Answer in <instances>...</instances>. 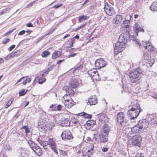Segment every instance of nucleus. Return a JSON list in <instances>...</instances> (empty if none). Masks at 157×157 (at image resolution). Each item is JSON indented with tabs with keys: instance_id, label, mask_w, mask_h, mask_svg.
<instances>
[{
	"instance_id": "obj_61",
	"label": "nucleus",
	"mask_w": 157,
	"mask_h": 157,
	"mask_svg": "<svg viewBox=\"0 0 157 157\" xmlns=\"http://www.w3.org/2000/svg\"><path fill=\"white\" fill-rule=\"evenodd\" d=\"M27 80V79H26L25 81H24L22 83H23V84L24 85H26V84L27 83V82L26 81V80Z\"/></svg>"
},
{
	"instance_id": "obj_16",
	"label": "nucleus",
	"mask_w": 157,
	"mask_h": 157,
	"mask_svg": "<svg viewBox=\"0 0 157 157\" xmlns=\"http://www.w3.org/2000/svg\"><path fill=\"white\" fill-rule=\"evenodd\" d=\"M142 44L145 49H147L148 51H152L154 48L151 43L149 42H143L142 41Z\"/></svg>"
},
{
	"instance_id": "obj_40",
	"label": "nucleus",
	"mask_w": 157,
	"mask_h": 157,
	"mask_svg": "<svg viewBox=\"0 0 157 157\" xmlns=\"http://www.w3.org/2000/svg\"><path fill=\"white\" fill-rule=\"evenodd\" d=\"M15 28H14L12 30H10L9 31L7 32L6 33H5L4 35L3 36H7L9 35L15 29Z\"/></svg>"
},
{
	"instance_id": "obj_34",
	"label": "nucleus",
	"mask_w": 157,
	"mask_h": 157,
	"mask_svg": "<svg viewBox=\"0 0 157 157\" xmlns=\"http://www.w3.org/2000/svg\"><path fill=\"white\" fill-rule=\"evenodd\" d=\"M10 10V8H7L2 11L1 12V14H6L9 12Z\"/></svg>"
},
{
	"instance_id": "obj_30",
	"label": "nucleus",
	"mask_w": 157,
	"mask_h": 157,
	"mask_svg": "<svg viewBox=\"0 0 157 157\" xmlns=\"http://www.w3.org/2000/svg\"><path fill=\"white\" fill-rule=\"evenodd\" d=\"M51 149L55 153L56 155H57L58 152L57 151L56 144H55L54 145L50 146Z\"/></svg>"
},
{
	"instance_id": "obj_22",
	"label": "nucleus",
	"mask_w": 157,
	"mask_h": 157,
	"mask_svg": "<svg viewBox=\"0 0 157 157\" xmlns=\"http://www.w3.org/2000/svg\"><path fill=\"white\" fill-rule=\"evenodd\" d=\"M130 39V41L132 40V41L133 42V43L135 44L138 45L139 46H140L141 45V43L140 42L138 39L135 38L134 35H132L130 36L128 38Z\"/></svg>"
},
{
	"instance_id": "obj_24",
	"label": "nucleus",
	"mask_w": 157,
	"mask_h": 157,
	"mask_svg": "<svg viewBox=\"0 0 157 157\" xmlns=\"http://www.w3.org/2000/svg\"><path fill=\"white\" fill-rule=\"evenodd\" d=\"M97 72V71L96 69H93L89 71L88 72V73L89 75L90 76V77L92 78L96 76V75Z\"/></svg>"
},
{
	"instance_id": "obj_64",
	"label": "nucleus",
	"mask_w": 157,
	"mask_h": 157,
	"mask_svg": "<svg viewBox=\"0 0 157 157\" xmlns=\"http://www.w3.org/2000/svg\"><path fill=\"white\" fill-rule=\"evenodd\" d=\"M33 2H31V3H30L29 5H28L27 7H31L32 6V4Z\"/></svg>"
},
{
	"instance_id": "obj_53",
	"label": "nucleus",
	"mask_w": 157,
	"mask_h": 157,
	"mask_svg": "<svg viewBox=\"0 0 157 157\" xmlns=\"http://www.w3.org/2000/svg\"><path fill=\"white\" fill-rule=\"evenodd\" d=\"M25 31L24 30H23L22 31H21L18 33V35H22L25 33Z\"/></svg>"
},
{
	"instance_id": "obj_21",
	"label": "nucleus",
	"mask_w": 157,
	"mask_h": 157,
	"mask_svg": "<svg viewBox=\"0 0 157 157\" xmlns=\"http://www.w3.org/2000/svg\"><path fill=\"white\" fill-rule=\"evenodd\" d=\"M123 18L122 15H117L113 18V23L115 24L120 23L122 21Z\"/></svg>"
},
{
	"instance_id": "obj_13",
	"label": "nucleus",
	"mask_w": 157,
	"mask_h": 157,
	"mask_svg": "<svg viewBox=\"0 0 157 157\" xmlns=\"http://www.w3.org/2000/svg\"><path fill=\"white\" fill-rule=\"evenodd\" d=\"M138 124L140 129L146 128L149 125L148 121L145 119L139 121Z\"/></svg>"
},
{
	"instance_id": "obj_10",
	"label": "nucleus",
	"mask_w": 157,
	"mask_h": 157,
	"mask_svg": "<svg viewBox=\"0 0 157 157\" xmlns=\"http://www.w3.org/2000/svg\"><path fill=\"white\" fill-rule=\"evenodd\" d=\"M104 9L106 14L109 16H112L115 13V12L113 7L109 6L107 3H105Z\"/></svg>"
},
{
	"instance_id": "obj_20",
	"label": "nucleus",
	"mask_w": 157,
	"mask_h": 157,
	"mask_svg": "<svg viewBox=\"0 0 157 157\" xmlns=\"http://www.w3.org/2000/svg\"><path fill=\"white\" fill-rule=\"evenodd\" d=\"M134 31L135 34L136 35L138 36L139 32H144L143 29L140 27V25L138 23H136L133 27Z\"/></svg>"
},
{
	"instance_id": "obj_1",
	"label": "nucleus",
	"mask_w": 157,
	"mask_h": 157,
	"mask_svg": "<svg viewBox=\"0 0 157 157\" xmlns=\"http://www.w3.org/2000/svg\"><path fill=\"white\" fill-rule=\"evenodd\" d=\"M142 71L140 68L133 70L129 74L131 82L135 83L139 80L142 76Z\"/></svg>"
},
{
	"instance_id": "obj_8",
	"label": "nucleus",
	"mask_w": 157,
	"mask_h": 157,
	"mask_svg": "<svg viewBox=\"0 0 157 157\" xmlns=\"http://www.w3.org/2000/svg\"><path fill=\"white\" fill-rule=\"evenodd\" d=\"M63 140L67 141L73 138V136L71 132L68 130L64 131L61 135Z\"/></svg>"
},
{
	"instance_id": "obj_35",
	"label": "nucleus",
	"mask_w": 157,
	"mask_h": 157,
	"mask_svg": "<svg viewBox=\"0 0 157 157\" xmlns=\"http://www.w3.org/2000/svg\"><path fill=\"white\" fill-rule=\"evenodd\" d=\"M13 100L14 98H11L8 101L6 105L5 108L6 109L8 108L11 105Z\"/></svg>"
},
{
	"instance_id": "obj_50",
	"label": "nucleus",
	"mask_w": 157,
	"mask_h": 157,
	"mask_svg": "<svg viewBox=\"0 0 157 157\" xmlns=\"http://www.w3.org/2000/svg\"><path fill=\"white\" fill-rule=\"evenodd\" d=\"M15 45H12L8 48V50L9 51H11L12 49L15 48Z\"/></svg>"
},
{
	"instance_id": "obj_55",
	"label": "nucleus",
	"mask_w": 157,
	"mask_h": 157,
	"mask_svg": "<svg viewBox=\"0 0 157 157\" xmlns=\"http://www.w3.org/2000/svg\"><path fill=\"white\" fill-rule=\"evenodd\" d=\"M61 109V106L60 105H58L57 106V108H56V111L57 110H60Z\"/></svg>"
},
{
	"instance_id": "obj_27",
	"label": "nucleus",
	"mask_w": 157,
	"mask_h": 157,
	"mask_svg": "<svg viewBox=\"0 0 157 157\" xmlns=\"http://www.w3.org/2000/svg\"><path fill=\"white\" fill-rule=\"evenodd\" d=\"M70 86L72 88H75L77 87L78 85V82L76 80L72 81L70 83Z\"/></svg>"
},
{
	"instance_id": "obj_14",
	"label": "nucleus",
	"mask_w": 157,
	"mask_h": 157,
	"mask_svg": "<svg viewBox=\"0 0 157 157\" xmlns=\"http://www.w3.org/2000/svg\"><path fill=\"white\" fill-rule=\"evenodd\" d=\"M85 101L87 105H95L98 102L96 96L94 95L90 97L88 100H86Z\"/></svg>"
},
{
	"instance_id": "obj_46",
	"label": "nucleus",
	"mask_w": 157,
	"mask_h": 157,
	"mask_svg": "<svg viewBox=\"0 0 157 157\" xmlns=\"http://www.w3.org/2000/svg\"><path fill=\"white\" fill-rule=\"evenodd\" d=\"M46 125L45 124H44L43 123L42 124H41V122H40L38 123V126L39 127H40L42 128L43 127H44V126Z\"/></svg>"
},
{
	"instance_id": "obj_49",
	"label": "nucleus",
	"mask_w": 157,
	"mask_h": 157,
	"mask_svg": "<svg viewBox=\"0 0 157 157\" xmlns=\"http://www.w3.org/2000/svg\"><path fill=\"white\" fill-rule=\"evenodd\" d=\"M71 40V43H70V45L71 47L73 46V44L75 42V39L74 38H71L70 39Z\"/></svg>"
},
{
	"instance_id": "obj_56",
	"label": "nucleus",
	"mask_w": 157,
	"mask_h": 157,
	"mask_svg": "<svg viewBox=\"0 0 157 157\" xmlns=\"http://www.w3.org/2000/svg\"><path fill=\"white\" fill-rule=\"evenodd\" d=\"M69 89L68 87L67 86H65L63 87V90H64L66 91H67V90Z\"/></svg>"
},
{
	"instance_id": "obj_44",
	"label": "nucleus",
	"mask_w": 157,
	"mask_h": 157,
	"mask_svg": "<svg viewBox=\"0 0 157 157\" xmlns=\"http://www.w3.org/2000/svg\"><path fill=\"white\" fill-rule=\"evenodd\" d=\"M15 53L14 52H12L10 53L8 56H7V58H8L9 59H10L13 57L15 56Z\"/></svg>"
},
{
	"instance_id": "obj_57",
	"label": "nucleus",
	"mask_w": 157,
	"mask_h": 157,
	"mask_svg": "<svg viewBox=\"0 0 157 157\" xmlns=\"http://www.w3.org/2000/svg\"><path fill=\"white\" fill-rule=\"evenodd\" d=\"M108 150V149L106 147L103 148L102 149V151L103 152H105L107 151Z\"/></svg>"
},
{
	"instance_id": "obj_39",
	"label": "nucleus",
	"mask_w": 157,
	"mask_h": 157,
	"mask_svg": "<svg viewBox=\"0 0 157 157\" xmlns=\"http://www.w3.org/2000/svg\"><path fill=\"white\" fill-rule=\"evenodd\" d=\"M148 60V63L149 64V66H152L154 63V60L152 58L151 59H149V60Z\"/></svg>"
},
{
	"instance_id": "obj_4",
	"label": "nucleus",
	"mask_w": 157,
	"mask_h": 157,
	"mask_svg": "<svg viewBox=\"0 0 157 157\" xmlns=\"http://www.w3.org/2000/svg\"><path fill=\"white\" fill-rule=\"evenodd\" d=\"M117 120L121 126H125L128 124L127 121L124 119V115L123 112H120L118 113Z\"/></svg>"
},
{
	"instance_id": "obj_43",
	"label": "nucleus",
	"mask_w": 157,
	"mask_h": 157,
	"mask_svg": "<svg viewBox=\"0 0 157 157\" xmlns=\"http://www.w3.org/2000/svg\"><path fill=\"white\" fill-rule=\"evenodd\" d=\"M151 121V123L153 124H156L157 123V118L155 117L152 119Z\"/></svg>"
},
{
	"instance_id": "obj_25",
	"label": "nucleus",
	"mask_w": 157,
	"mask_h": 157,
	"mask_svg": "<svg viewBox=\"0 0 157 157\" xmlns=\"http://www.w3.org/2000/svg\"><path fill=\"white\" fill-rule=\"evenodd\" d=\"M28 144L30 146V148L34 151L37 147L38 146L37 144H35L32 140H29L28 141Z\"/></svg>"
},
{
	"instance_id": "obj_23",
	"label": "nucleus",
	"mask_w": 157,
	"mask_h": 157,
	"mask_svg": "<svg viewBox=\"0 0 157 157\" xmlns=\"http://www.w3.org/2000/svg\"><path fill=\"white\" fill-rule=\"evenodd\" d=\"M131 131L134 133H139L140 130L138 126V124L135 125L132 128H130Z\"/></svg>"
},
{
	"instance_id": "obj_62",
	"label": "nucleus",
	"mask_w": 157,
	"mask_h": 157,
	"mask_svg": "<svg viewBox=\"0 0 157 157\" xmlns=\"http://www.w3.org/2000/svg\"><path fill=\"white\" fill-rule=\"evenodd\" d=\"M26 32L28 34H29L32 32V31L28 29L26 31Z\"/></svg>"
},
{
	"instance_id": "obj_48",
	"label": "nucleus",
	"mask_w": 157,
	"mask_h": 157,
	"mask_svg": "<svg viewBox=\"0 0 157 157\" xmlns=\"http://www.w3.org/2000/svg\"><path fill=\"white\" fill-rule=\"evenodd\" d=\"M62 4H57L56 5H55L53 6V8L55 9H57L59 8L60 6H62Z\"/></svg>"
},
{
	"instance_id": "obj_51",
	"label": "nucleus",
	"mask_w": 157,
	"mask_h": 157,
	"mask_svg": "<svg viewBox=\"0 0 157 157\" xmlns=\"http://www.w3.org/2000/svg\"><path fill=\"white\" fill-rule=\"evenodd\" d=\"M84 116L86 118H89V119H90L91 118V117H92V116L91 115H88V114H86L85 113H84Z\"/></svg>"
},
{
	"instance_id": "obj_32",
	"label": "nucleus",
	"mask_w": 157,
	"mask_h": 157,
	"mask_svg": "<svg viewBox=\"0 0 157 157\" xmlns=\"http://www.w3.org/2000/svg\"><path fill=\"white\" fill-rule=\"evenodd\" d=\"M87 19V16L85 15L80 16L78 17V20L79 22L81 23L84 20Z\"/></svg>"
},
{
	"instance_id": "obj_58",
	"label": "nucleus",
	"mask_w": 157,
	"mask_h": 157,
	"mask_svg": "<svg viewBox=\"0 0 157 157\" xmlns=\"http://www.w3.org/2000/svg\"><path fill=\"white\" fill-rule=\"evenodd\" d=\"M26 26L28 27H33V25L31 23H29L27 24Z\"/></svg>"
},
{
	"instance_id": "obj_3",
	"label": "nucleus",
	"mask_w": 157,
	"mask_h": 157,
	"mask_svg": "<svg viewBox=\"0 0 157 157\" xmlns=\"http://www.w3.org/2000/svg\"><path fill=\"white\" fill-rule=\"evenodd\" d=\"M94 145L92 144H90L84 147L82 150V152L85 153L88 156L90 157L94 151Z\"/></svg>"
},
{
	"instance_id": "obj_7",
	"label": "nucleus",
	"mask_w": 157,
	"mask_h": 157,
	"mask_svg": "<svg viewBox=\"0 0 157 157\" xmlns=\"http://www.w3.org/2000/svg\"><path fill=\"white\" fill-rule=\"evenodd\" d=\"M50 71V69L48 68L45 72H43L42 73H40L36 77L34 81H35L36 79L38 80V82L40 84H42L46 81L45 78H44L45 74H48Z\"/></svg>"
},
{
	"instance_id": "obj_52",
	"label": "nucleus",
	"mask_w": 157,
	"mask_h": 157,
	"mask_svg": "<svg viewBox=\"0 0 157 157\" xmlns=\"http://www.w3.org/2000/svg\"><path fill=\"white\" fill-rule=\"evenodd\" d=\"M76 55V54L75 53L71 54L69 55L68 56V58H70L71 57H74Z\"/></svg>"
},
{
	"instance_id": "obj_54",
	"label": "nucleus",
	"mask_w": 157,
	"mask_h": 157,
	"mask_svg": "<svg viewBox=\"0 0 157 157\" xmlns=\"http://www.w3.org/2000/svg\"><path fill=\"white\" fill-rule=\"evenodd\" d=\"M135 157H144V156L141 154L138 153L136 155Z\"/></svg>"
},
{
	"instance_id": "obj_28",
	"label": "nucleus",
	"mask_w": 157,
	"mask_h": 157,
	"mask_svg": "<svg viewBox=\"0 0 157 157\" xmlns=\"http://www.w3.org/2000/svg\"><path fill=\"white\" fill-rule=\"evenodd\" d=\"M60 51H56L54 52L52 54V58L55 59L59 57L61 55V53Z\"/></svg>"
},
{
	"instance_id": "obj_41",
	"label": "nucleus",
	"mask_w": 157,
	"mask_h": 157,
	"mask_svg": "<svg viewBox=\"0 0 157 157\" xmlns=\"http://www.w3.org/2000/svg\"><path fill=\"white\" fill-rule=\"evenodd\" d=\"M22 128L25 129L26 133H29L30 132V130L27 126H24L22 127Z\"/></svg>"
},
{
	"instance_id": "obj_19",
	"label": "nucleus",
	"mask_w": 157,
	"mask_h": 157,
	"mask_svg": "<svg viewBox=\"0 0 157 157\" xmlns=\"http://www.w3.org/2000/svg\"><path fill=\"white\" fill-rule=\"evenodd\" d=\"M108 135L106 134L100 132L99 134V139L100 141L102 143H105L108 141Z\"/></svg>"
},
{
	"instance_id": "obj_6",
	"label": "nucleus",
	"mask_w": 157,
	"mask_h": 157,
	"mask_svg": "<svg viewBox=\"0 0 157 157\" xmlns=\"http://www.w3.org/2000/svg\"><path fill=\"white\" fill-rule=\"evenodd\" d=\"M125 47V44L124 43H121L119 42H117L115 45L114 52L116 55L119 52H122Z\"/></svg>"
},
{
	"instance_id": "obj_29",
	"label": "nucleus",
	"mask_w": 157,
	"mask_h": 157,
	"mask_svg": "<svg viewBox=\"0 0 157 157\" xmlns=\"http://www.w3.org/2000/svg\"><path fill=\"white\" fill-rule=\"evenodd\" d=\"M150 10L153 11H157V2H153L150 6Z\"/></svg>"
},
{
	"instance_id": "obj_9",
	"label": "nucleus",
	"mask_w": 157,
	"mask_h": 157,
	"mask_svg": "<svg viewBox=\"0 0 157 157\" xmlns=\"http://www.w3.org/2000/svg\"><path fill=\"white\" fill-rule=\"evenodd\" d=\"M107 62L103 59H98L95 62V67L98 69L104 67L106 66Z\"/></svg>"
},
{
	"instance_id": "obj_17",
	"label": "nucleus",
	"mask_w": 157,
	"mask_h": 157,
	"mask_svg": "<svg viewBox=\"0 0 157 157\" xmlns=\"http://www.w3.org/2000/svg\"><path fill=\"white\" fill-rule=\"evenodd\" d=\"M110 131V128L107 124H104L102 127L100 132L108 135Z\"/></svg>"
},
{
	"instance_id": "obj_47",
	"label": "nucleus",
	"mask_w": 157,
	"mask_h": 157,
	"mask_svg": "<svg viewBox=\"0 0 157 157\" xmlns=\"http://www.w3.org/2000/svg\"><path fill=\"white\" fill-rule=\"evenodd\" d=\"M10 40V39L9 38L5 39L2 41V43L4 44H6Z\"/></svg>"
},
{
	"instance_id": "obj_60",
	"label": "nucleus",
	"mask_w": 157,
	"mask_h": 157,
	"mask_svg": "<svg viewBox=\"0 0 157 157\" xmlns=\"http://www.w3.org/2000/svg\"><path fill=\"white\" fill-rule=\"evenodd\" d=\"M25 77H23L21 78H20V79L17 82H16V84H17L18 82H21V81L22 79L23 78H24Z\"/></svg>"
},
{
	"instance_id": "obj_45",
	"label": "nucleus",
	"mask_w": 157,
	"mask_h": 157,
	"mask_svg": "<svg viewBox=\"0 0 157 157\" xmlns=\"http://www.w3.org/2000/svg\"><path fill=\"white\" fill-rule=\"evenodd\" d=\"M86 23H85L84 24H82L80 26H78L76 30H78L82 28H84L86 25Z\"/></svg>"
},
{
	"instance_id": "obj_18",
	"label": "nucleus",
	"mask_w": 157,
	"mask_h": 157,
	"mask_svg": "<svg viewBox=\"0 0 157 157\" xmlns=\"http://www.w3.org/2000/svg\"><path fill=\"white\" fill-rule=\"evenodd\" d=\"M98 118L99 121L101 123H106L109 121L108 118L105 114L101 113L98 115Z\"/></svg>"
},
{
	"instance_id": "obj_37",
	"label": "nucleus",
	"mask_w": 157,
	"mask_h": 157,
	"mask_svg": "<svg viewBox=\"0 0 157 157\" xmlns=\"http://www.w3.org/2000/svg\"><path fill=\"white\" fill-rule=\"evenodd\" d=\"M55 126V124L54 123L51 122H50L48 125V127L49 128V129L51 130V129Z\"/></svg>"
},
{
	"instance_id": "obj_42",
	"label": "nucleus",
	"mask_w": 157,
	"mask_h": 157,
	"mask_svg": "<svg viewBox=\"0 0 157 157\" xmlns=\"http://www.w3.org/2000/svg\"><path fill=\"white\" fill-rule=\"evenodd\" d=\"M26 93V91L25 92L24 89L22 90L19 92V95L20 96H23Z\"/></svg>"
},
{
	"instance_id": "obj_2",
	"label": "nucleus",
	"mask_w": 157,
	"mask_h": 157,
	"mask_svg": "<svg viewBox=\"0 0 157 157\" xmlns=\"http://www.w3.org/2000/svg\"><path fill=\"white\" fill-rule=\"evenodd\" d=\"M140 107L138 104H136L128 110V114L130 116L131 120H134L138 116L140 112Z\"/></svg>"
},
{
	"instance_id": "obj_12",
	"label": "nucleus",
	"mask_w": 157,
	"mask_h": 157,
	"mask_svg": "<svg viewBox=\"0 0 157 157\" xmlns=\"http://www.w3.org/2000/svg\"><path fill=\"white\" fill-rule=\"evenodd\" d=\"M129 33L125 32H124L122 34H121L119 38L118 42L121 43H124L125 44L127 42L128 38L129 37Z\"/></svg>"
},
{
	"instance_id": "obj_5",
	"label": "nucleus",
	"mask_w": 157,
	"mask_h": 157,
	"mask_svg": "<svg viewBox=\"0 0 157 157\" xmlns=\"http://www.w3.org/2000/svg\"><path fill=\"white\" fill-rule=\"evenodd\" d=\"M63 98L64 100V105L65 107L67 108H70L75 104V102L70 98L69 95L65 94Z\"/></svg>"
},
{
	"instance_id": "obj_38",
	"label": "nucleus",
	"mask_w": 157,
	"mask_h": 157,
	"mask_svg": "<svg viewBox=\"0 0 157 157\" xmlns=\"http://www.w3.org/2000/svg\"><path fill=\"white\" fill-rule=\"evenodd\" d=\"M144 59L146 60H149L150 58L149 55L147 53H146L144 54Z\"/></svg>"
},
{
	"instance_id": "obj_26",
	"label": "nucleus",
	"mask_w": 157,
	"mask_h": 157,
	"mask_svg": "<svg viewBox=\"0 0 157 157\" xmlns=\"http://www.w3.org/2000/svg\"><path fill=\"white\" fill-rule=\"evenodd\" d=\"M34 151L39 156H41L42 155V151L40 147L38 146L37 147Z\"/></svg>"
},
{
	"instance_id": "obj_59",
	"label": "nucleus",
	"mask_w": 157,
	"mask_h": 157,
	"mask_svg": "<svg viewBox=\"0 0 157 157\" xmlns=\"http://www.w3.org/2000/svg\"><path fill=\"white\" fill-rule=\"evenodd\" d=\"M64 59L59 60V61H57V64H59L60 63H61L62 61H64Z\"/></svg>"
},
{
	"instance_id": "obj_31",
	"label": "nucleus",
	"mask_w": 157,
	"mask_h": 157,
	"mask_svg": "<svg viewBox=\"0 0 157 157\" xmlns=\"http://www.w3.org/2000/svg\"><path fill=\"white\" fill-rule=\"evenodd\" d=\"M59 154L62 157H66L67 156V152L65 151L59 149Z\"/></svg>"
},
{
	"instance_id": "obj_11",
	"label": "nucleus",
	"mask_w": 157,
	"mask_h": 157,
	"mask_svg": "<svg viewBox=\"0 0 157 157\" xmlns=\"http://www.w3.org/2000/svg\"><path fill=\"white\" fill-rule=\"evenodd\" d=\"M130 21L125 20L124 21L121 25V29L124 32L129 33Z\"/></svg>"
},
{
	"instance_id": "obj_63",
	"label": "nucleus",
	"mask_w": 157,
	"mask_h": 157,
	"mask_svg": "<svg viewBox=\"0 0 157 157\" xmlns=\"http://www.w3.org/2000/svg\"><path fill=\"white\" fill-rule=\"evenodd\" d=\"M31 80V78H29L28 79H27V80H26L27 83H29Z\"/></svg>"
},
{
	"instance_id": "obj_36",
	"label": "nucleus",
	"mask_w": 157,
	"mask_h": 157,
	"mask_svg": "<svg viewBox=\"0 0 157 157\" xmlns=\"http://www.w3.org/2000/svg\"><path fill=\"white\" fill-rule=\"evenodd\" d=\"M48 144L50 146L56 144L53 141V140L52 139H48Z\"/></svg>"
},
{
	"instance_id": "obj_33",
	"label": "nucleus",
	"mask_w": 157,
	"mask_h": 157,
	"mask_svg": "<svg viewBox=\"0 0 157 157\" xmlns=\"http://www.w3.org/2000/svg\"><path fill=\"white\" fill-rule=\"evenodd\" d=\"M50 54V52H49L44 51L41 54V56L44 57H46L48 55Z\"/></svg>"
},
{
	"instance_id": "obj_15",
	"label": "nucleus",
	"mask_w": 157,
	"mask_h": 157,
	"mask_svg": "<svg viewBox=\"0 0 157 157\" xmlns=\"http://www.w3.org/2000/svg\"><path fill=\"white\" fill-rule=\"evenodd\" d=\"M142 140V138L139 135H137L133 136L132 138V143L133 145H140V143Z\"/></svg>"
}]
</instances>
